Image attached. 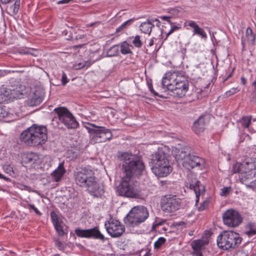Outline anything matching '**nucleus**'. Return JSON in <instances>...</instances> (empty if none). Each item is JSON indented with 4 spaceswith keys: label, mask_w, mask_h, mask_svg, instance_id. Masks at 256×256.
Wrapping results in <instances>:
<instances>
[{
    "label": "nucleus",
    "mask_w": 256,
    "mask_h": 256,
    "mask_svg": "<svg viewBox=\"0 0 256 256\" xmlns=\"http://www.w3.org/2000/svg\"><path fill=\"white\" fill-rule=\"evenodd\" d=\"M50 217L52 218V221L54 225L56 224H58L60 222L58 220L57 214L55 212L52 211L50 213Z\"/></svg>",
    "instance_id": "39"
},
{
    "label": "nucleus",
    "mask_w": 256,
    "mask_h": 256,
    "mask_svg": "<svg viewBox=\"0 0 256 256\" xmlns=\"http://www.w3.org/2000/svg\"><path fill=\"white\" fill-rule=\"evenodd\" d=\"M20 0H18L16 1L15 3L10 6V8L12 10V12L14 14H16L18 13L20 8Z\"/></svg>",
    "instance_id": "38"
},
{
    "label": "nucleus",
    "mask_w": 256,
    "mask_h": 256,
    "mask_svg": "<svg viewBox=\"0 0 256 256\" xmlns=\"http://www.w3.org/2000/svg\"><path fill=\"white\" fill-rule=\"evenodd\" d=\"M189 184V188L190 189L193 190L194 191L196 196H198V194H200V182L194 178V180H192L190 182Z\"/></svg>",
    "instance_id": "27"
},
{
    "label": "nucleus",
    "mask_w": 256,
    "mask_h": 256,
    "mask_svg": "<svg viewBox=\"0 0 256 256\" xmlns=\"http://www.w3.org/2000/svg\"><path fill=\"white\" fill-rule=\"evenodd\" d=\"M10 0H0V2L2 4H6L8 3Z\"/></svg>",
    "instance_id": "56"
},
{
    "label": "nucleus",
    "mask_w": 256,
    "mask_h": 256,
    "mask_svg": "<svg viewBox=\"0 0 256 256\" xmlns=\"http://www.w3.org/2000/svg\"><path fill=\"white\" fill-rule=\"evenodd\" d=\"M132 22V20H129L124 22L122 24H121L119 27L116 28V32H119L124 30L127 26L128 24H130Z\"/></svg>",
    "instance_id": "37"
},
{
    "label": "nucleus",
    "mask_w": 256,
    "mask_h": 256,
    "mask_svg": "<svg viewBox=\"0 0 256 256\" xmlns=\"http://www.w3.org/2000/svg\"><path fill=\"white\" fill-rule=\"evenodd\" d=\"M246 34L249 36L250 35V37H252L254 38V37L252 36V30L250 28H248L246 31Z\"/></svg>",
    "instance_id": "50"
},
{
    "label": "nucleus",
    "mask_w": 256,
    "mask_h": 256,
    "mask_svg": "<svg viewBox=\"0 0 256 256\" xmlns=\"http://www.w3.org/2000/svg\"><path fill=\"white\" fill-rule=\"evenodd\" d=\"M75 233L78 237L80 238H92L100 240L102 242L106 240L105 237L100 232L97 226L86 230L77 228L75 230Z\"/></svg>",
    "instance_id": "12"
},
{
    "label": "nucleus",
    "mask_w": 256,
    "mask_h": 256,
    "mask_svg": "<svg viewBox=\"0 0 256 256\" xmlns=\"http://www.w3.org/2000/svg\"><path fill=\"white\" fill-rule=\"evenodd\" d=\"M44 96V90L40 87H36L32 92V94L28 101V104L30 106H36L40 104L42 101Z\"/></svg>",
    "instance_id": "16"
},
{
    "label": "nucleus",
    "mask_w": 256,
    "mask_h": 256,
    "mask_svg": "<svg viewBox=\"0 0 256 256\" xmlns=\"http://www.w3.org/2000/svg\"><path fill=\"white\" fill-rule=\"evenodd\" d=\"M54 226V227L56 232H58V234L59 236H62L64 234V231L63 230V228L61 225V222L58 224H56Z\"/></svg>",
    "instance_id": "35"
},
{
    "label": "nucleus",
    "mask_w": 256,
    "mask_h": 256,
    "mask_svg": "<svg viewBox=\"0 0 256 256\" xmlns=\"http://www.w3.org/2000/svg\"><path fill=\"white\" fill-rule=\"evenodd\" d=\"M132 44L135 46V47L140 48H141L142 45V42L140 40V36L138 35L136 36L134 40L132 42Z\"/></svg>",
    "instance_id": "33"
},
{
    "label": "nucleus",
    "mask_w": 256,
    "mask_h": 256,
    "mask_svg": "<svg viewBox=\"0 0 256 256\" xmlns=\"http://www.w3.org/2000/svg\"><path fill=\"white\" fill-rule=\"evenodd\" d=\"M66 172V170L64 168V163L60 164L57 168L51 174L53 180L56 182L60 180Z\"/></svg>",
    "instance_id": "22"
},
{
    "label": "nucleus",
    "mask_w": 256,
    "mask_h": 256,
    "mask_svg": "<svg viewBox=\"0 0 256 256\" xmlns=\"http://www.w3.org/2000/svg\"><path fill=\"white\" fill-rule=\"evenodd\" d=\"M180 200L176 196H166L162 202V208L166 212H172L178 210Z\"/></svg>",
    "instance_id": "13"
},
{
    "label": "nucleus",
    "mask_w": 256,
    "mask_h": 256,
    "mask_svg": "<svg viewBox=\"0 0 256 256\" xmlns=\"http://www.w3.org/2000/svg\"><path fill=\"white\" fill-rule=\"evenodd\" d=\"M170 18H168V20H167V22L170 24L172 25L173 23L172 22V21L170 20Z\"/></svg>",
    "instance_id": "61"
},
{
    "label": "nucleus",
    "mask_w": 256,
    "mask_h": 256,
    "mask_svg": "<svg viewBox=\"0 0 256 256\" xmlns=\"http://www.w3.org/2000/svg\"><path fill=\"white\" fill-rule=\"evenodd\" d=\"M20 139L29 146L42 145L48 140L47 128L45 126L34 124L20 134Z\"/></svg>",
    "instance_id": "4"
},
{
    "label": "nucleus",
    "mask_w": 256,
    "mask_h": 256,
    "mask_svg": "<svg viewBox=\"0 0 256 256\" xmlns=\"http://www.w3.org/2000/svg\"><path fill=\"white\" fill-rule=\"evenodd\" d=\"M240 79L242 84L244 85L246 84V79L244 77H242Z\"/></svg>",
    "instance_id": "53"
},
{
    "label": "nucleus",
    "mask_w": 256,
    "mask_h": 256,
    "mask_svg": "<svg viewBox=\"0 0 256 256\" xmlns=\"http://www.w3.org/2000/svg\"><path fill=\"white\" fill-rule=\"evenodd\" d=\"M130 46L132 47L126 42H123L120 45L121 53L123 54H132V52L130 48Z\"/></svg>",
    "instance_id": "29"
},
{
    "label": "nucleus",
    "mask_w": 256,
    "mask_h": 256,
    "mask_svg": "<svg viewBox=\"0 0 256 256\" xmlns=\"http://www.w3.org/2000/svg\"><path fill=\"white\" fill-rule=\"evenodd\" d=\"M147 208L144 206H138L131 209L124 219L125 224L132 227L138 226L148 217Z\"/></svg>",
    "instance_id": "7"
},
{
    "label": "nucleus",
    "mask_w": 256,
    "mask_h": 256,
    "mask_svg": "<svg viewBox=\"0 0 256 256\" xmlns=\"http://www.w3.org/2000/svg\"><path fill=\"white\" fill-rule=\"evenodd\" d=\"M28 206L30 208L32 209L35 213L38 216H41L42 213L36 208L34 204H28Z\"/></svg>",
    "instance_id": "47"
},
{
    "label": "nucleus",
    "mask_w": 256,
    "mask_h": 256,
    "mask_svg": "<svg viewBox=\"0 0 256 256\" xmlns=\"http://www.w3.org/2000/svg\"><path fill=\"white\" fill-rule=\"evenodd\" d=\"M187 224V221H180L178 222H175L174 224V225L175 226H180L182 228H186V225Z\"/></svg>",
    "instance_id": "42"
},
{
    "label": "nucleus",
    "mask_w": 256,
    "mask_h": 256,
    "mask_svg": "<svg viewBox=\"0 0 256 256\" xmlns=\"http://www.w3.org/2000/svg\"><path fill=\"white\" fill-rule=\"evenodd\" d=\"M59 120L68 128H76L78 123L70 110L66 107H58L54 110Z\"/></svg>",
    "instance_id": "8"
},
{
    "label": "nucleus",
    "mask_w": 256,
    "mask_h": 256,
    "mask_svg": "<svg viewBox=\"0 0 256 256\" xmlns=\"http://www.w3.org/2000/svg\"><path fill=\"white\" fill-rule=\"evenodd\" d=\"M53 256H60V255L58 254H55Z\"/></svg>",
    "instance_id": "64"
},
{
    "label": "nucleus",
    "mask_w": 256,
    "mask_h": 256,
    "mask_svg": "<svg viewBox=\"0 0 256 256\" xmlns=\"http://www.w3.org/2000/svg\"><path fill=\"white\" fill-rule=\"evenodd\" d=\"M188 26L194 29V34L199 35L204 39L207 38L206 32L195 22L192 20L188 21Z\"/></svg>",
    "instance_id": "23"
},
{
    "label": "nucleus",
    "mask_w": 256,
    "mask_h": 256,
    "mask_svg": "<svg viewBox=\"0 0 256 256\" xmlns=\"http://www.w3.org/2000/svg\"><path fill=\"white\" fill-rule=\"evenodd\" d=\"M190 154V148L188 146H185L180 149L176 150L174 156L177 161L182 160V162H185Z\"/></svg>",
    "instance_id": "19"
},
{
    "label": "nucleus",
    "mask_w": 256,
    "mask_h": 256,
    "mask_svg": "<svg viewBox=\"0 0 256 256\" xmlns=\"http://www.w3.org/2000/svg\"><path fill=\"white\" fill-rule=\"evenodd\" d=\"M238 91L239 90H238L237 88H233L230 90L226 91L225 93V95L226 96H230Z\"/></svg>",
    "instance_id": "41"
},
{
    "label": "nucleus",
    "mask_w": 256,
    "mask_h": 256,
    "mask_svg": "<svg viewBox=\"0 0 256 256\" xmlns=\"http://www.w3.org/2000/svg\"><path fill=\"white\" fill-rule=\"evenodd\" d=\"M252 85L255 86V89L256 90V81H254L253 84H252Z\"/></svg>",
    "instance_id": "62"
},
{
    "label": "nucleus",
    "mask_w": 256,
    "mask_h": 256,
    "mask_svg": "<svg viewBox=\"0 0 256 256\" xmlns=\"http://www.w3.org/2000/svg\"><path fill=\"white\" fill-rule=\"evenodd\" d=\"M150 21H152V22H154V21L157 22L158 23L156 24V25L158 26H160V21L157 18H155L154 20L152 19Z\"/></svg>",
    "instance_id": "55"
},
{
    "label": "nucleus",
    "mask_w": 256,
    "mask_h": 256,
    "mask_svg": "<svg viewBox=\"0 0 256 256\" xmlns=\"http://www.w3.org/2000/svg\"><path fill=\"white\" fill-rule=\"evenodd\" d=\"M108 233L112 238H118L122 235L125 230L124 226L118 220H112L105 223Z\"/></svg>",
    "instance_id": "14"
},
{
    "label": "nucleus",
    "mask_w": 256,
    "mask_h": 256,
    "mask_svg": "<svg viewBox=\"0 0 256 256\" xmlns=\"http://www.w3.org/2000/svg\"><path fill=\"white\" fill-rule=\"evenodd\" d=\"M171 17L170 16H160V18L162 20H168V18H170Z\"/></svg>",
    "instance_id": "54"
},
{
    "label": "nucleus",
    "mask_w": 256,
    "mask_h": 256,
    "mask_svg": "<svg viewBox=\"0 0 256 256\" xmlns=\"http://www.w3.org/2000/svg\"><path fill=\"white\" fill-rule=\"evenodd\" d=\"M154 44V40L153 39H150V42L148 43V46H152Z\"/></svg>",
    "instance_id": "59"
},
{
    "label": "nucleus",
    "mask_w": 256,
    "mask_h": 256,
    "mask_svg": "<svg viewBox=\"0 0 256 256\" xmlns=\"http://www.w3.org/2000/svg\"><path fill=\"white\" fill-rule=\"evenodd\" d=\"M162 230L164 231V232H166L167 230V228L166 227V226H163L162 228Z\"/></svg>",
    "instance_id": "60"
},
{
    "label": "nucleus",
    "mask_w": 256,
    "mask_h": 256,
    "mask_svg": "<svg viewBox=\"0 0 256 256\" xmlns=\"http://www.w3.org/2000/svg\"><path fill=\"white\" fill-rule=\"evenodd\" d=\"M232 172L233 174H238L240 182L245 184L246 188L252 190L256 188V172H251L242 169L235 171L234 166L232 168Z\"/></svg>",
    "instance_id": "9"
},
{
    "label": "nucleus",
    "mask_w": 256,
    "mask_h": 256,
    "mask_svg": "<svg viewBox=\"0 0 256 256\" xmlns=\"http://www.w3.org/2000/svg\"><path fill=\"white\" fill-rule=\"evenodd\" d=\"M39 159L38 156L34 152L28 153L25 155L24 160L26 163L34 164Z\"/></svg>",
    "instance_id": "28"
},
{
    "label": "nucleus",
    "mask_w": 256,
    "mask_h": 256,
    "mask_svg": "<svg viewBox=\"0 0 256 256\" xmlns=\"http://www.w3.org/2000/svg\"><path fill=\"white\" fill-rule=\"evenodd\" d=\"M152 172L158 177H164L168 175L172 171V168L170 162L160 163L150 166Z\"/></svg>",
    "instance_id": "15"
},
{
    "label": "nucleus",
    "mask_w": 256,
    "mask_h": 256,
    "mask_svg": "<svg viewBox=\"0 0 256 256\" xmlns=\"http://www.w3.org/2000/svg\"><path fill=\"white\" fill-rule=\"evenodd\" d=\"M82 46V45H77V46H75L74 47L76 48H80Z\"/></svg>",
    "instance_id": "63"
},
{
    "label": "nucleus",
    "mask_w": 256,
    "mask_h": 256,
    "mask_svg": "<svg viewBox=\"0 0 256 256\" xmlns=\"http://www.w3.org/2000/svg\"><path fill=\"white\" fill-rule=\"evenodd\" d=\"M166 222V220H164L162 219H160L159 218H156L154 222L152 224V228L154 229L156 227L159 226H162Z\"/></svg>",
    "instance_id": "36"
},
{
    "label": "nucleus",
    "mask_w": 256,
    "mask_h": 256,
    "mask_svg": "<svg viewBox=\"0 0 256 256\" xmlns=\"http://www.w3.org/2000/svg\"><path fill=\"white\" fill-rule=\"evenodd\" d=\"M55 245L60 250H64V246L63 244L59 240H55Z\"/></svg>",
    "instance_id": "44"
},
{
    "label": "nucleus",
    "mask_w": 256,
    "mask_h": 256,
    "mask_svg": "<svg viewBox=\"0 0 256 256\" xmlns=\"http://www.w3.org/2000/svg\"><path fill=\"white\" fill-rule=\"evenodd\" d=\"M234 69L232 70V72H231L230 74L227 76L226 78L224 80V82H225L226 81L228 78H230V77L232 76V72L234 71Z\"/></svg>",
    "instance_id": "57"
},
{
    "label": "nucleus",
    "mask_w": 256,
    "mask_h": 256,
    "mask_svg": "<svg viewBox=\"0 0 256 256\" xmlns=\"http://www.w3.org/2000/svg\"><path fill=\"white\" fill-rule=\"evenodd\" d=\"M27 92L25 88L23 86H20L16 89L11 90L12 100L14 98H22L24 96Z\"/></svg>",
    "instance_id": "25"
},
{
    "label": "nucleus",
    "mask_w": 256,
    "mask_h": 256,
    "mask_svg": "<svg viewBox=\"0 0 256 256\" xmlns=\"http://www.w3.org/2000/svg\"><path fill=\"white\" fill-rule=\"evenodd\" d=\"M207 242L202 240H197L192 242V246L196 256H202V250L204 248Z\"/></svg>",
    "instance_id": "21"
},
{
    "label": "nucleus",
    "mask_w": 256,
    "mask_h": 256,
    "mask_svg": "<svg viewBox=\"0 0 256 256\" xmlns=\"http://www.w3.org/2000/svg\"><path fill=\"white\" fill-rule=\"evenodd\" d=\"M166 242V239L164 238H160L154 244V248L155 249H159Z\"/></svg>",
    "instance_id": "32"
},
{
    "label": "nucleus",
    "mask_w": 256,
    "mask_h": 256,
    "mask_svg": "<svg viewBox=\"0 0 256 256\" xmlns=\"http://www.w3.org/2000/svg\"><path fill=\"white\" fill-rule=\"evenodd\" d=\"M11 89L4 86L0 88V104L8 103L12 100Z\"/></svg>",
    "instance_id": "20"
},
{
    "label": "nucleus",
    "mask_w": 256,
    "mask_h": 256,
    "mask_svg": "<svg viewBox=\"0 0 256 256\" xmlns=\"http://www.w3.org/2000/svg\"><path fill=\"white\" fill-rule=\"evenodd\" d=\"M204 164V160L200 156L190 154L185 162H182L184 168L190 170L196 167L200 166Z\"/></svg>",
    "instance_id": "18"
},
{
    "label": "nucleus",
    "mask_w": 256,
    "mask_h": 256,
    "mask_svg": "<svg viewBox=\"0 0 256 256\" xmlns=\"http://www.w3.org/2000/svg\"><path fill=\"white\" fill-rule=\"evenodd\" d=\"M34 50L32 49H28L27 50H22L20 53L24 54H30L33 56H36V54L32 52Z\"/></svg>",
    "instance_id": "43"
},
{
    "label": "nucleus",
    "mask_w": 256,
    "mask_h": 256,
    "mask_svg": "<svg viewBox=\"0 0 256 256\" xmlns=\"http://www.w3.org/2000/svg\"><path fill=\"white\" fill-rule=\"evenodd\" d=\"M230 191V187H224L221 189L220 195L222 196H226Z\"/></svg>",
    "instance_id": "40"
},
{
    "label": "nucleus",
    "mask_w": 256,
    "mask_h": 256,
    "mask_svg": "<svg viewBox=\"0 0 256 256\" xmlns=\"http://www.w3.org/2000/svg\"><path fill=\"white\" fill-rule=\"evenodd\" d=\"M119 50L118 45H114L111 47L107 52L108 56H117L118 54Z\"/></svg>",
    "instance_id": "31"
},
{
    "label": "nucleus",
    "mask_w": 256,
    "mask_h": 256,
    "mask_svg": "<svg viewBox=\"0 0 256 256\" xmlns=\"http://www.w3.org/2000/svg\"><path fill=\"white\" fill-rule=\"evenodd\" d=\"M242 238L240 235L232 230H224L217 238V245L222 250H231L237 248L240 244Z\"/></svg>",
    "instance_id": "5"
},
{
    "label": "nucleus",
    "mask_w": 256,
    "mask_h": 256,
    "mask_svg": "<svg viewBox=\"0 0 256 256\" xmlns=\"http://www.w3.org/2000/svg\"><path fill=\"white\" fill-rule=\"evenodd\" d=\"M208 206V202H204L202 204H200V206L198 208V210L199 211L204 210L206 206Z\"/></svg>",
    "instance_id": "48"
},
{
    "label": "nucleus",
    "mask_w": 256,
    "mask_h": 256,
    "mask_svg": "<svg viewBox=\"0 0 256 256\" xmlns=\"http://www.w3.org/2000/svg\"><path fill=\"white\" fill-rule=\"evenodd\" d=\"M74 176L77 184L86 188L91 194L98 196L96 192L98 190V184L92 170L86 167L76 168L74 172Z\"/></svg>",
    "instance_id": "3"
},
{
    "label": "nucleus",
    "mask_w": 256,
    "mask_h": 256,
    "mask_svg": "<svg viewBox=\"0 0 256 256\" xmlns=\"http://www.w3.org/2000/svg\"><path fill=\"white\" fill-rule=\"evenodd\" d=\"M246 234L249 236H252L256 234V226L250 224H249V230L246 232Z\"/></svg>",
    "instance_id": "34"
},
{
    "label": "nucleus",
    "mask_w": 256,
    "mask_h": 256,
    "mask_svg": "<svg viewBox=\"0 0 256 256\" xmlns=\"http://www.w3.org/2000/svg\"><path fill=\"white\" fill-rule=\"evenodd\" d=\"M162 88L174 97L182 98L188 90L189 84L186 78L176 72H168L162 78Z\"/></svg>",
    "instance_id": "2"
},
{
    "label": "nucleus",
    "mask_w": 256,
    "mask_h": 256,
    "mask_svg": "<svg viewBox=\"0 0 256 256\" xmlns=\"http://www.w3.org/2000/svg\"><path fill=\"white\" fill-rule=\"evenodd\" d=\"M122 157L124 176L117 188V192L120 196L140 198L142 196L141 190L136 178L142 174L144 164L141 158L136 154L125 152Z\"/></svg>",
    "instance_id": "1"
},
{
    "label": "nucleus",
    "mask_w": 256,
    "mask_h": 256,
    "mask_svg": "<svg viewBox=\"0 0 256 256\" xmlns=\"http://www.w3.org/2000/svg\"><path fill=\"white\" fill-rule=\"evenodd\" d=\"M169 150L166 146L158 148V150L151 156L150 166L169 162Z\"/></svg>",
    "instance_id": "11"
},
{
    "label": "nucleus",
    "mask_w": 256,
    "mask_h": 256,
    "mask_svg": "<svg viewBox=\"0 0 256 256\" xmlns=\"http://www.w3.org/2000/svg\"><path fill=\"white\" fill-rule=\"evenodd\" d=\"M85 128L90 134V142L93 144L104 142L112 139L113 135L110 130L104 126L88 123Z\"/></svg>",
    "instance_id": "6"
},
{
    "label": "nucleus",
    "mask_w": 256,
    "mask_h": 256,
    "mask_svg": "<svg viewBox=\"0 0 256 256\" xmlns=\"http://www.w3.org/2000/svg\"><path fill=\"white\" fill-rule=\"evenodd\" d=\"M251 116H244L238 122L244 128H248L251 122Z\"/></svg>",
    "instance_id": "30"
},
{
    "label": "nucleus",
    "mask_w": 256,
    "mask_h": 256,
    "mask_svg": "<svg viewBox=\"0 0 256 256\" xmlns=\"http://www.w3.org/2000/svg\"><path fill=\"white\" fill-rule=\"evenodd\" d=\"M84 66L83 64L82 65L80 63L78 64V66H76V68L80 69V68H82Z\"/></svg>",
    "instance_id": "58"
},
{
    "label": "nucleus",
    "mask_w": 256,
    "mask_h": 256,
    "mask_svg": "<svg viewBox=\"0 0 256 256\" xmlns=\"http://www.w3.org/2000/svg\"><path fill=\"white\" fill-rule=\"evenodd\" d=\"M154 26V24L152 21L148 20L146 22H142L140 25V30L144 34H150L152 28Z\"/></svg>",
    "instance_id": "26"
},
{
    "label": "nucleus",
    "mask_w": 256,
    "mask_h": 256,
    "mask_svg": "<svg viewBox=\"0 0 256 256\" xmlns=\"http://www.w3.org/2000/svg\"><path fill=\"white\" fill-rule=\"evenodd\" d=\"M148 88H149V89L150 90V92L154 94L155 96H158L160 97H162V96H159L158 94V92H156L153 88H152V84H150L148 85Z\"/></svg>",
    "instance_id": "49"
},
{
    "label": "nucleus",
    "mask_w": 256,
    "mask_h": 256,
    "mask_svg": "<svg viewBox=\"0 0 256 256\" xmlns=\"http://www.w3.org/2000/svg\"><path fill=\"white\" fill-rule=\"evenodd\" d=\"M180 28V27L178 26H172L171 29L166 34V37H168L171 34H172L174 32L176 31V30H178Z\"/></svg>",
    "instance_id": "46"
},
{
    "label": "nucleus",
    "mask_w": 256,
    "mask_h": 256,
    "mask_svg": "<svg viewBox=\"0 0 256 256\" xmlns=\"http://www.w3.org/2000/svg\"><path fill=\"white\" fill-rule=\"evenodd\" d=\"M144 256H153V254L151 252V250H149L146 252Z\"/></svg>",
    "instance_id": "52"
},
{
    "label": "nucleus",
    "mask_w": 256,
    "mask_h": 256,
    "mask_svg": "<svg viewBox=\"0 0 256 256\" xmlns=\"http://www.w3.org/2000/svg\"><path fill=\"white\" fill-rule=\"evenodd\" d=\"M0 178L3 179L7 182H8L10 180V178H7L6 176H4L2 174L0 173Z\"/></svg>",
    "instance_id": "51"
},
{
    "label": "nucleus",
    "mask_w": 256,
    "mask_h": 256,
    "mask_svg": "<svg viewBox=\"0 0 256 256\" xmlns=\"http://www.w3.org/2000/svg\"><path fill=\"white\" fill-rule=\"evenodd\" d=\"M232 166H234L235 171L242 169L251 172H256V158H248L242 163L237 162L234 164Z\"/></svg>",
    "instance_id": "17"
},
{
    "label": "nucleus",
    "mask_w": 256,
    "mask_h": 256,
    "mask_svg": "<svg viewBox=\"0 0 256 256\" xmlns=\"http://www.w3.org/2000/svg\"><path fill=\"white\" fill-rule=\"evenodd\" d=\"M69 80L67 78L66 74L63 72L62 76V83L63 86H65L68 82Z\"/></svg>",
    "instance_id": "45"
},
{
    "label": "nucleus",
    "mask_w": 256,
    "mask_h": 256,
    "mask_svg": "<svg viewBox=\"0 0 256 256\" xmlns=\"http://www.w3.org/2000/svg\"><path fill=\"white\" fill-rule=\"evenodd\" d=\"M222 219L224 224L232 228L238 226L242 220L240 214L232 209L228 210L224 213Z\"/></svg>",
    "instance_id": "10"
},
{
    "label": "nucleus",
    "mask_w": 256,
    "mask_h": 256,
    "mask_svg": "<svg viewBox=\"0 0 256 256\" xmlns=\"http://www.w3.org/2000/svg\"><path fill=\"white\" fill-rule=\"evenodd\" d=\"M205 128V122L204 117L200 116L194 123L193 130L197 134L202 132Z\"/></svg>",
    "instance_id": "24"
}]
</instances>
